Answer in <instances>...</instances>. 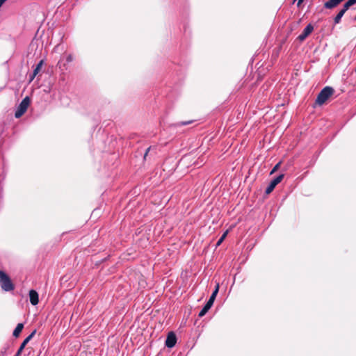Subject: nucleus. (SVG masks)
Masks as SVG:
<instances>
[{
	"instance_id": "obj_24",
	"label": "nucleus",
	"mask_w": 356,
	"mask_h": 356,
	"mask_svg": "<svg viewBox=\"0 0 356 356\" xmlns=\"http://www.w3.org/2000/svg\"><path fill=\"white\" fill-rule=\"evenodd\" d=\"M6 350V348H5V350H4L3 351V350H1V354L3 355L5 353Z\"/></svg>"
},
{
	"instance_id": "obj_23",
	"label": "nucleus",
	"mask_w": 356,
	"mask_h": 356,
	"mask_svg": "<svg viewBox=\"0 0 356 356\" xmlns=\"http://www.w3.org/2000/svg\"><path fill=\"white\" fill-rule=\"evenodd\" d=\"M350 1L353 3V5L356 3V0H350Z\"/></svg>"
},
{
	"instance_id": "obj_20",
	"label": "nucleus",
	"mask_w": 356,
	"mask_h": 356,
	"mask_svg": "<svg viewBox=\"0 0 356 356\" xmlns=\"http://www.w3.org/2000/svg\"><path fill=\"white\" fill-rule=\"evenodd\" d=\"M149 149H150V147L147 148V149L146 150V152L145 153V155H144V158H145L146 156L147 155L148 152L149 151Z\"/></svg>"
},
{
	"instance_id": "obj_14",
	"label": "nucleus",
	"mask_w": 356,
	"mask_h": 356,
	"mask_svg": "<svg viewBox=\"0 0 356 356\" xmlns=\"http://www.w3.org/2000/svg\"><path fill=\"white\" fill-rule=\"evenodd\" d=\"M345 13L346 11L341 9V10L338 13L334 19V24H339L341 22V17L343 16Z\"/></svg>"
},
{
	"instance_id": "obj_10",
	"label": "nucleus",
	"mask_w": 356,
	"mask_h": 356,
	"mask_svg": "<svg viewBox=\"0 0 356 356\" xmlns=\"http://www.w3.org/2000/svg\"><path fill=\"white\" fill-rule=\"evenodd\" d=\"M43 65V60H41L35 66V69L33 70V74L30 76V81H33L35 76L38 74L40 72L42 66Z\"/></svg>"
},
{
	"instance_id": "obj_6",
	"label": "nucleus",
	"mask_w": 356,
	"mask_h": 356,
	"mask_svg": "<svg viewBox=\"0 0 356 356\" xmlns=\"http://www.w3.org/2000/svg\"><path fill=\"white\" fill-rule=\"evenodd\" d=\"M177 343V337L173 332H170L168 333L166 340H165V346L168 348H172L175 346Z\"/></svg>"
},
{
	"instance_id": "obj_9",
	"label": "nucleus",
	"mask_w": 356,
	"mask_h": 356,
	"mask_svg": "<svg viewBox=\"0 0 356 356\" xmlns=\"http://www.w3.org/2000/svg\"><path fill=\"white\" fill-rule=\"evenodd\" d=\"M343 1V0H329L325 3L324 7L327 9H332L335 8Z\"/></svg>"
},
{
	"instance_id": "obj_4",
	"label": "nucleus",
	"mask_w": 356,
	"mask_h": 356,
	"mask_svg": "<svg viewBox=\"0 0 356 356\" xmlns=\"http://www.w3.org/2000/svg\"><path fill=\"white\" fill-rule=\"evenodd\" d=\"M284 177V175L281 174L276 177H275L273 179L271 180L269 185L266 188L265 193L266 194H270L275 188V186L282 181V179Z\"/></svg>"
},
{
	"instance_id": "obj_2",
	"label": "nucleus",
	"mask_w": 356,
	"mask_h": 356,
	"mask_svg": "<svg viewBox=\"0 0 356 356\" xmlns=\"http://www.w3.org/2000/svg\"><path fill=\"white\" fill-rule=\"evenodd\" d=\"M334 92V90L332 87H325L318 93L316 99V103L318 105L323 104L328 99V98L333 95Z\"/></svg>"
},
{
	"instance_id": "obj_3",
	"label": "nucleus",
	"mask_w": 356,
	"mask_h": 356,
	"mask_svg": "<svg viewBox=\"0 0 356 356\" xmlns=\"http://www.w3.org/2000/svg\"><path fill=\"white\" fill-rule=\"evenodd\" d=\"M29 104H30L29 97H26L25 98H24L16 108V111L15 113V117L16 118H19L21 116H22L26 111Z\"/></svg>"
},
{
	"instance_id": "obj_21",
	"label": "nucleus",
	"mask_w": 356,
	"mask_h": 356,
	"mask_svg": "<svg viewBox=\"0 0 356 356\" xmlns=\"http://www.w3.org/2000/svg\"><path fill=\"white\" fill-rule=\"evenodd\" d=\"M6 0H0V8L2 6L3 3L6 1Z\"/></svg>"
},
{
	"instance_id": "obj_8",
	"label": "nucleus",
	"mask_w": 356,
	"mask_h": 356,
	"mask_svg": "<svg viewBox=\"0 0 356 356\" xmlns=\"http://www.w3.org/2000/svg\"><path fill=\"white\" fill-rule=\"evenodd\" d=\"M29 296L31 305L33 306L37 305L39 302L38 293L35 290L31 289L29 291Z\"/></svg>"
},
{
	"instance_id": "obj_13",
	"label": "nucleus",
	"mask_w": 356,
	"mask_h": 356,
	"mask_svg": "<svg viewBox=\"0 0 356 356\" xmlns=\"http://www.w3.org/2000/svg\"><path fill=\"white\" fill-rule=\"evenodd\" d=\"M218 291H219V284H217L214 291L211 293V296H210V298H209L208 301H209L210 302L213 304V302H214V300H215V299L216 298V296H217V294L218 293Z\"/></svg>"
},
{
	"instance_id": "obj_16",
	"label": "nucleus",
	"mask_w": 356,
	"mask_h": 356,
	"mask_svg": "<svg viewBox=\"0 0 356 356\" xmlns=\"http://www.w3.org/2000/svg\"><path fill=\"white\" fill-rule=\"evenodd\" d=\"M353 6V3L350 1V0H348L343 6V8H341L342 10H343L344 11H347L348 9L350 7Z\"/></svg>"
},
{
	"instance_id": "obj_5",
	"label": "nucleus",
	"mask_w": 356,
	"mask_h": 356,
	"mask_svg": "<svg viewBox=\"0 0 356 356\" xmlns=\"http://www.w3.org/2000/svg\"><path fill=\"white\" fill-rule=\"evenodd\" d=\"M36 333V330H33L21 343L18 350L14 356H20L23 350L24 349L26 344L30 341V340L34 337Z\"/></svg>"
},
{
	"instance_id": "obj_11",
	"label": "nucleus",
	"mask_w": 356,
	"mask_h": 356,
	"mask_svg": "<svg viewBox=\"0 0 356 356\" xmlns=\"http://www.w3.org/2000/svg\"><path fill=\"white\" fill-rule=\"evenodd\" d=\"M213 303L210 302L209 301H207V303L204 305L203 308L200 310L198 316L200 317L204 316L207 312L210 309V308L212 307Z\"/></svg>"
},
{
	"instance_id": "obj_12",
	"label": "nucleus",
	"mask_w": 356,
	"mask_h": 356,
	"mask_svg": "<svg viewBox=\"0 0 356 356\" xmlns=\"http://www.w3.org/2000/svg\"><path fill=\"white\" fill-rule=\"evenodd\" d=\"M23 328H24V324L18 323L17 325L16 326L15 329L13 331V335L15 337H18L19 336L21 332L22 331Z\"/></svg>"
},
{
	"instance_id": "obj_7",
	"label": "nucleus",
	"mask_w": 356,
	"mask_h": 356,
	"mask_svg": "<svg viewBox=\"0 0 356 356\" xmlns=\"http://www.w3.org/2000/svg\"><path fill=\"white\" fill-rule=\"evenodd\" d=\"M314 27L311 24H309L304 29L303 31L298 35V39L300 41L305 40L307 37L313 31Z\"/></svg>"
},
{
	"instance_id": "obj_17",
	"label": "nucleus",
	"mask_w": 356,
	"mask_h": 356,
	"mask_svg": "<svg viewBox=\"0 0 356 356\" xmlns=\"http://www.w3.org/2000/svg\"><path fill=\"white\" fill-rule=\"evenodd\" d=\"M73 60V56L72 54H68L67 56H66V62L67 63H70Z\"/></svg>"
},
{
	"instance_id": "obj_15",
	"label": "nucleus",
	"mask_w": 356,
	"mask_h": 356,
	"mask_svg": "<svg viewBox=\"0 0 356 356\" xmlns=\"http://www.w3.org/2000/svg\"><path fill=\"white\" fill-rule=\"evenodd\" d=\"M228 234V230L225 231L222 235L220 236V238L218 239V241H217V243H216V245L218 246L220 245L222 241L225 240V238H226L227 235Z\"/></svg>"
},
{
	"instance_id": "obj_1",
	"label": "nucleus",
	"mask_w": 356,
	"mask_h": 356,
	"mask_svg": "<svg viewBox=\"0 0 356 356\" xmlns=\"http://www.w3.org/2000/svg\"><path fill=\"white\" fill-rule=\"evenodd\" d=\"M0 286L3 291L8 292L15 289V285L10 277L3 270H0Z\"/></svg>"
},
{
	"instance_id": "obj_22",
	"label": "nucleus",
	"mask_w": 356,
	"mask_h": 356,
	"mask_svg": "<svg viewBox=\"0 0 356 356\" xmlns=\"http://www.w3.org/2000/svg\"><path fill=\"white\" fill-rule=\"evenodd\" d=\"M303 1L304 0H298V5H300L303 2Z\"/></svg>"
},
{
	"instance_id": "obj_19",
	"label": "nucleus",
	"mask_w": 356,
	"mask_h": 356,
	"mask_svg": "<svg viewBox=\"0 0 356 356\" xmlns=\"http://www.w3.org/2000/svg\"><path fill=\"white\" fill-rule=\"evenodd\" d=\"M192 122V121H183L178 123L179 125L184 126L189 124Z\"/></svg>"
},
{
	"instance_id": "obj_18",
	"label": "nucleus",
	"mask_w": 356,
	"mask_h": 356,
	"mask_svg": "<svg viewBox=\"0 0 356 356\" xmlns=\"http://www.w3.org/2000/svg\"><path fill=\"white\" fill-rule=\"evenodd\" d=\"M280 163H277V164L274 166V168L272 169V170H271V172H270V174L274 173L275 172H276V171L278 170L279 166H280Z\"/></svg>"
}]
</instances>
